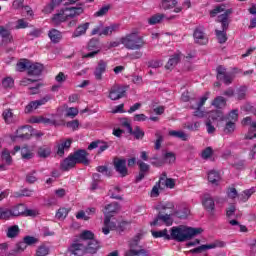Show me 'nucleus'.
Wrapping results in <instances>:
<instances>
[{"instance_id":"nucleus-1","label":"nucleus","mask_w":256,"mask_h":256,"mask_svg":"<svg viewBox=\"0 0 256 256\" xmlns=\"http://www.w3.org/2000/svg\"><path fill=\"white\" fill-rule=\"evenodd\" d=\"M203 233L202 228H193V227H172L171 234H167V229L160 231H152V236L154 239H159L164 237L167 241H178V243H183L193 239L197 235Z\"/></svg>"},{"instance_id":"nucleus-2","label":"nucleus","mask_w":256,"mask_h":256,"mask_svg":"<svg viewBox=\"0 0 256 256\" xmlns=\"http://www.w3.org/2000/svg\"><path fill=\"white\" fill-rule=\"evenodd\" d=\"M174 209L175 204H173V202L160 203L156 207L158 215L150 225L155 227L157 225L161 226V223H163L166 227H171V225H173V218H171V216L173 215Z\"/></svg>"},{"instance_id":"nucleus-3","label":"nucleus","mask_w":256,"mask_h":256,"mask_svg":"<svg viewBox=\"0 0 256 256\" xmlns=\"http://www.w3.org/2000/svg\"><path fill=\"white\" fill-rule=\"evenodd\" d=\"M121 43L126 49L130 51H139L146 45L143 36H139L137 33H130L121 38Z\"/></svg>"},{"instance_id":"nucleus-4","label":"nucleus","mask_w":256,"mask_h":256,"mask_svg":"<svg viewBox=\"0 0 256 256\" xmlns=\"http://www.w3.org/2000/svg\"><path fill=\"white\" fill-rule=\"evenodd\" d=\"M216 78L218 81H223L224 85H231L233 83V80L235 79V73L234 72H228L227 68L223 65H219L216 68Z\"/></svg>"},{"instance_id":"nucleus-5","label":"nucleus","mask_w":256,"mask_h":256,"mask_svg":"<svg viewBox=\"0 0 256 256\" xmlns=\"http://www.w3.org/2000/svg\"><path fill=\"white\" fill-rule=\"evenodd\" d=\"M9 27H11V22L7 23L5 26L0 25L1 47H7V45L13 43L14 41L13 34L11 33Z\"/></svg>"},{"instance_id":"nucleus-6","label":"nucleus","mask_w":256,"mask_h":256,"mask_svg":"<svg viewBox=\"0 0 256 256\" xmlns=\"http://www.w3.org/2000/svg\"><path fill=\"white\" fill-rule=\"evenodd\" d=\"M139 236H136L133 240L130 242V249L126 251L125 256H149L150 252L149 250H145L140 247V249H135L139 245Z\"/></svg>"},{"instance_id":"nucleus-7","label":"nucleus","mask_w":256,"mask_h":256,"mask_svg":"<svg viewBox=\"0 0 256 256\" xmlns=\"http://www.w3.org/2000/svg\"><path fill=\"white\" fill-rule=\"evenodd\" d=\"M123 97H127V88H125V86L114 84L109 89L108 98H110L111 101H119V99H123Z\"/></svg>"},{"instance_id":"nucleus-8","label":"nucleus","mask_w":256,"mask_h":256,"mask_svg":"<svg viewBox=\"0 0 256 256\" xmlns=\"http://www.w3.org/2000/svg\"><path fill=\"white\" fill-rule=\"evenodd\" d=\"M113 165L116 173L120 174V177H127L129 175L127 160L125 158H114Z\"/></svg>"},{"instance_id":"nucleus-9","label":"nucleus","mask_w":256,"mask_h":256,"mask_svg":"<svg viewBox=\"0 0 256 256\" xmlns=\"http://www.w3.org/2000/svg\"><path fill=\"white\" fill-rule=\"evenodd\" d=\"M194 41L198 45H207L209 43V38L205 35V29L203 27H197L193 33Z\"/></svg>"},{"instance_id":"nucleus-10","label":"nucleus","mask_w":256,"mask_h":256,"mask_svg":"<svg viewBox=\"0 0 256 256\" xmlns=\"http://www.w3.org/2000/svg\"><path fill=\"white\" fill-rule=\"evenodd\" d=\"M72 154L74 155V159L76 160L77 164L79 163L87 166L89 163H91L89 161V152H87L85 149H78Z\"/></svg>"},{"instance_id":"nucleus-11","label":"nucleus","mask_w":256,"mask_h":256,"mask_svg":"<svg viewBox=\"0 0 256 256\" xmlns=\"http://www.w3.org/2000/svg\"><path fill=\"white\" fill-rule=\"evenodd\" d=\"M105 73H107V62L105 60H99L94 69V77L96 81H103V75H105Z\"/></svg>"},{"instance_id":"nucleus-12","label":"nucleus","mask_w":256,"mask_h":256,"mask_svg":"<svg viewBox=\"0 0 256 256\" xmlns=\"http://www.w3.org/2000/svg\"><path fill=\"white\" fill-rule=\"evenodd\" d=\"M160 9L170 11V13H181V11H183V7L178 6L177 2L174 1H162L160 4Z\"/></svg>"},{"instance_id":"nucleus-13","label":"nucleus","mask_w":256,"mask_h":256,"mask_svg":"<svg viewBox=\"0 0 256 256\" xmlns=\"http://www.w3.org/2000/svg\"><path fill=\"white\" fill-rule=\"evenodd\" d=\"M68 253L74 256H83L86 253L85 245L79 242H74L69 246Z\"/></svg>"},{"instance_id":"nucleus-14","label":"nucleus","mask_w":256,"mask_h":256,"mask_svg":"<svg viewBox=\"0 0 256 256\" xmlns=\"http://www.w3.org/2000/svg\"><path fill=\"white\" fill-rule=\"evenodd\" d=\"M207 96H203L199 102H196L195 106L191 105V109H195L194 117H198L199 119H203L205 117V111L201 110V107L207 103Z\"/></svg>"},{"instance_id":"nucleus-15","label":"nucleus","mask_w":256,"mask_h":256,"mask_svg":"<svg viewBox=\"0 0 256 256\" xmlns=\"http://www.w3.org/2000/svg\"><path fill=\"white\" fill-rule=\"evenodd\" d=\"M43 69H45L43 64L30 62L27 75H29V77H39V75L43 73Z\"/></svg>"},{"instance_id":"nucleus-16","label":"nucleus","mask_w":256,"mask_h":256,"mask_svg":"<svg viewBox=\"0 0 256 256\" xmlns=\"http://www.w3.org/2000/svg\"><path fill=\"white\" fill-rule=\"evenodd\" d=\"M202 205L211 217L215 216V200L211 196H205L202 199Z\"/></svg>"},{"instance_id":"nucleus-17","label":"nucleus","mask_w":256,"mask_h":256,"mask_svg":"<svg viewBox=\"0 0 256 256\" xmlns=\"http://www.w3.org/2000/svg\"><path fill=\"white\" fill-rule=\"evenodd\" d=\"M75 165H77V160H75L74 154L71 153L61 163V169H62V171H69V169H73L75 167Z\"/></svg>"},{"instance_id":"nucleus-18","label":"nucleus","mask_w":256,"mask_h":256,"mask_svg":"<svg viewBox=\"0 0 256 256\" xmlns=\"http://www.w3.org/2000/svg\"><path fill=\"white\" fill-rule=\"evenodd\" d=\"M67 19L69 18L67 16V12H65V8L61 9L59 13L54 14L52 17L54 25H61V23H65Z\"/></svg>"},{"instance_id":"nucleus-19","label":"nucleus","mask_w":256,"mask_h":256,"mask_svg":"<svg viewBox=\"0 0 256 256\" xmlns=\"http://www.w3.org/2000/svg\"><path fill=\"white\" fill-rule=\"evenodd\" d=\"M64 11L66 12L68 19H73V17H77V15H81V13H83V8L70 6V7H65Z\"/></svg>"},{"instance_id":"nucleus-20","label":"nucleus","mask_w":256,"mask_h":256,"mask_svg":"<svg viewBox=\"0 0 256 256\" xmlns=\"http://www.w3.org/2000/svg\"><path fill=\"white\" fill-rule=\"evenodd\" d=\"M73 143L72 139H67L66 141L57 144V155H59V157H63V155H65V149H71V145Z\"/></svg>"},{"instance_id":"nucleus-21","label":"nucleus","mask_w":256,"mask_h":256,"mask_svg":"<svg viewBox=\"0 0 256 256\" xmlns=\"http://www.w3.org/2000/svg\"><path fill=\"white\" fill-rule=\"evenodd\" d=\"M2 119L4 120V123L6 125H11L12 123H15V115L13 114V109H5L2 112Z\"/></svg>"},{"instance_id":"nucleus-22","label":"nucleus","mask_w":256,"mask_h":256,"mask_svg":"<svg viewBox=\"0 0 256 256\" xmlns=\"http://www.w3.org/2000/svg\"><path fill=\"white\" fill-rule=\"evenodd\" d=\"M163 19H167V21H171V19H175V16H170L166 18L165 14H155L148 19L149 25H157V23H161Z\"/></svg>"},{"instance_id":"nucleus-23","label":"nucleus","mask_w":256,"mask_h":256,"mask_svg":"<svg viewBox=\"0 0 256 256\" xmlns=\"http://www.w3.org/2000/svg\"><path fill=\"white\" fill-rule=\"evenodd\" d=\"M208 181L212 185H219V181H221V173L217 170H210L208 172Z\"/></svg>"},{"instance_id":"nucleus-24","label":"nucleus","mask_w":256,"mask_h":256,"mask_svg":"<svg viewBox=\"0 0 256 256\" xmlns=\"http://www.w3.org/2000/svg\"><path fill=\"white\" fill-rule=\"evenodd\" d=\"M164 181V187L167 189H175V179L173 178H167V172H163L160 176V183H163Z\"/></svg>"},{"instance_id":"nucleus-25","label":"nucleus","mask_w":256,"mask_h":256,"mask_svg":"<svg viewBox=\"0 0 256 256\" xmlns=\"http://www.w3.org/2000/svg\"><path fill=\"white\" fill-rule=\"evenodd\" d=\"M86 253H90V255H95L97 251H99V242L97 240H90L85 246Z\"/></svg>"},{"instance_id":"nucleus-26","label":"nucleus","mask_w":256,"mask_h":256,"mask_svg":"<svg viewBox=\"0 0 256 256\" xmlns=\"http://www.w3.org/2000/svg\"><path fill=\"white\" fill-rule=\"evenodd\" d=\"M117 211H119V203L112 202L106 205L104 208L105 217L106 215H110L111 217H113V213H117Z\"/></svg>"},{"instance_id":"nucleus-27","label":"nucleus","mask_w":256,"mask_h":256,"mask_svg":"<svg viewBox=\"0 0 256 256\" xmlns=\"http://www.w3.org/2000/svg\"><path fill=\"white\" fill-rule=\"evenodd\" d=\"M168 135L170 137H175L176 139H180L181 141H188L189 135L183 131H177V130H170L168 132Z\"/></svg>"},{"instance_id":"nucleus-28","label":"nucleus","mask_w":256,"mask_h":256,"mask_svg":"<svg viewBox=\"0 0 256 256\" xmlns=\"http://www.w3.org/2000/svg\"><path fill=\"white\" fill-rule=\"evenodd\" d=\"M87 29H89V22L79 25L72 34V37L76 38L81 37V35H85L87 33Z\"/></svg>"},{"instance_id":"nucleus-29","label":"nucleus","mask_w":256,"mask_h":256,"mask_svg":"<svg viewBox=\"0 0 256 256\" xmlns=\"http://www.w3.org/2000/svg\"><path fill=\"white\" fill-rule=\"evenodd\" d=\"M21 233V229H19V225L10 226L6 232V237L8 239H15Z\"/></svg>"},{"instance_id":"nucleus-30","label":"nucleus","mask_w":256,"mask_h":256,"mask_svg":"<svg viewBox=\"0 0 256 256\" xmlns=\"http://www.w3.org/2000/svg\"><path fill=\"white\" fill-rule=\"evenodd\" d=\"M48 36L50 38V41H52V43H59L62 39V35L61 32L57 29H52L49 31Z\"/></svg>"},{"instance_id":"nucleus-31","label":"nucleus","mask_w":256,"mask_h":256,"mask_svg":"<svg viewBox=\"0 0 256 256\" xmlns=\"http://www.w3.org/2000/svg\"><path fill=\"white\" fill-rule=\"evenodd\" d=\"M33 131V127L31 126H22L17 130V135L20 139H27L29 133Z\"/></svg>"},{"instance_id":"nucleus-32","label":"nucleus","mask_w":256,"mask_h":256,"mask_svg":"<svg viewBox=\"0 0 256 256\" xmlns=\"http://www.w3.org/2000/svg\"><path fill=\"white\" fill-rule=\"evenodd\" d=\"M254 193H255V189H253V188L244 190L243 193L238 195V199L242 203H247V201H249V198L251 197V195H253Z\"/></svg>"},{"instance_id":"nucleus-33","label":"nucleus","mask_w":256,"mask_h":256,"mask_svg":"<svg viewBox=\"0 0 256 256\" xmlns=\"http://www.w3.org/2000/svg\"><path fill=\"white\" fill-rule=\"evenodd\" d=\"M119 24H111L110 26H106L105 28H103L102 32L100 33V35H113V33H115L116 31H119Z\"/></svg>"},{"instance_id":"nucleus-34","label":"nucleus","mask_w":256,"mask_h":256,"mask_svg":"<svg viewBox=\"0 0 256 256\" xmlns=\"http://www.w3.org/2000/svg\"><path fill=\"white\" fill-rule=\"evenodd\" d=\"M12 217H21L25 215V204H18L11 209Z\"/></svg>"},{"instance_id":"nucleus-35","label":"nucleus","mask_w":256,"mask_h":256,"mask_svg":"<svg viewBox=\"0 0 256 256\" xmlns=\"http://www.w3.org/2000/svg\"><path fill=\"white\" fill-rule=\"evenodd\" d=\"M30 64L31 61L28 59H23L16 64V71H19L20 73H23V71H29Z\"/></svg>"},{"instance_id":"nucleus-36","label":"nucleus","mask_w":256,"mask_h":256,"mask_svg":"<svg viewBox=\"0 0 256 256\" xmlns=\"http://www.w3.org/2000/svg\"><path fill=\"white\" fill-rule=\"evenodd\" d=\"M234 95L238 101H243L245 97H247V86H240L239 88L236 89L234 92Z\"/></svg>"},{"instance_id":"nucleus-37","label":"nucleus","mask_w":256,"mask_h":256,"mask_svg":"<svg viewBox=\"0 0 256 256\" xmlns=\"http://www.w3.org/2000/svg\"><path fill=\"white\" fill-rule=\"evenodd\" d=\"M38 157L41 159H47V157H50L51 155V147L49 146H42L38 148Z\"/></svg>"},{"instance_id":"nucleus-38","label":"nucleus","mask_w":256,"mask_h":256,"mask_svg":"<svg viewBox=\"0 0 256 256\" xmlns=\"http://www.w3.org/2000/svg\"><path fill=\"white\" fill-rule=\"evenodd\" d=\"M13 217V212L9 208L0 207V219L2 221H9Z\"/></svg>"},{"instance_id":"nucleus-39","label":"nucleus","mask_w":256,"mask_h":256,"mask_svg":"<svg viewBox=\"0 0 256 256\" xmlns=\"http://www.w3.org/2000/svg\"><path fill=\"white\" fill-rule=\"evenodd\" d=\"M213 107H216V109H223L225 105H227V100L223 96H217L213 101H212Z\"/></svg>"},{"instance_id":"nucleus-40","label":"nucleus","mask_w":256,"mask_h":256,"mask_svg":"<svg viewBox=\"0 0 256 256\" xmlns=\"http://www.w3.org/2000/svg\"><path fill=\"white\" fill-rule=\"evenodd\" d=\"M130 135L134 136V139L137 141L143 139L145 137V131L141 129V127L136 126L134 129L132 128V132H128Z\"/></svg>"},{"instance_id":"nucleus-41","label":"nucleus","mask_w":256,"mask_h":256,"mask_svg":"<svg viewBox=\"0 0 256 256\" xmlns=\"http://www.w3.org/2000/svg\"><path fill=\"white\" fill-rule=\"evenodd\" d=\"M216 39H218V43L223 45V43H227V32L222 30H215Z\"/></svg>"},{"instance_id":"nucleus-42","label":"nucleus","mask_w":256,"mask_h":256,"mask_svg":"<svg viewBox=\"0 0 256 256\" xmlns=\"http://www.w3.org/2000/svg\"><path fill=\"white\" fill-rule=\"evenodd\" d=\"M223 118V112L221 110H213L208 114V121H217Z\"/></svg>"},{"instance_id":"nucleus-43","label":"nucleus","mask_w":256,"mask_h":256,"mask_svg":"<svg viewBox=\"0 0 256 256\" xmlns=\"http://www.w3.org/2000/svg\"><path fill=\"white\" fill-rule=\"evenodd\" d=\"M226 121L231 123H237V121H239V110L234 109L230 111V113L226 117Z\"/></svg>"},{"instance_id":"nucleus-44","label":"nucleus","mask_w":256,"mask_h":256,"mask_svg":"<svg viewBox=\"0 0 256 256\" xmlns=\"http://www.w3.org/2000/svg\"><path fill=\"white\" fill-rule=\"evenodd\" d=\"M33 195V190L24 188L17 192H14V197L21 198V197H31Z\"/></svg>"},{"instance_id":"nucleus-45","label":"nucleus","mask_w":256,"mask_h":256,"mask_svg":"<svg viewBox=\"0 0 256 256\" xmlns=\"http://www.w3.org/2000/svg\"><path fill=\"white\" fill-rule=\"evenodd\" d=\"M111 9L110 4H106L102 6L98 11L94 13V17H105L107 13H109V10Z\"/></svg>"},{"instance_id":"nucleus-46","label":"nucleus","mask_w":256,"mask_h":256,"mask_svg":"<svg viewBox=\"0 0 256 256\" xmlns=\"http://www.w3.org/2000/svg\"><path fill=\"white\" fill-rule=\"evenodd\" d=\"M179 59H180L179 54L173 55L165 65V69H173V67H175V65L179 63Z\"/></svg>"},{"instance_id":"nucleus-47","label":"nucleus","mask_w":256,"mask_h":256,"mask_svg":"<svg viewBox=\"0 0 256 256\" xmlns=\"http://www.w3.org/2000/svg\"><path fill=\"white\" fill-rule=\"evenodd\" d=\"M111 225V215H106L104 217V227L102 228V232L104 235H109L111 233V230L109 229Z\"/></svg>"},{"instance_id":"nucleus-48","label":"nucleus","mask_w":256,"mask_h":256,"mask_svg":"<svg viewBox=\"0 0 256 256\" xmlns=\"http://www.w3.org/2000/svg\"><path fill=\"white\" fill-rule=\"evenodd\" d=\"M88 51H97V49H101L99 47V40L98 38H92L89 42H88V46H87Z\"/></svg>"},{"instance_id":"nucleus-49","label":"nucleus","mask_w":256,"mask_h":256,"mask_svg":"<svg viewBox=\"0 0 256 256\" xmlns=\"http://www.w3.org/2000/svg\"><path fill=\"white\" fill-rule=\"evenodd\" d=\"M23 239L27 247H33V245H37V243H39V239L34 236L27 235Z\"/></svg>"},{"instance_id":"nucleus-50","label":"nucleus","mask_w":256,"mask_h":256,"mask_svg":"<svg viewBox=\"0 0 256 256\" xmlns=\"http://www.w3.org/2000/svg\"><path fill=\"white\" fill-rule=\"evenodd\" d=\"M2 86L4 89H13L15 87V80L11 77H6L2 80Z\"/></svg>"},{"instance_id":"nucleus-51","label":"nucleus","mask_w":256,"mask_h":256,"mask_svg":"<svg viewBox=\"0 0 256 256\" xmlns=\"http://www.w3.org/2000/svg\"><path fill=\"white\" fill-rule=\"evenodd\" d=\"M241 123H242L243 127L249 126L250 129H252V130H255V128H256V122H253V119H251V116H247V117L243 118Z\"/></svg>"},{"instance_id":"nucleus-52","label":"nucleus","mask_w":256,"mask_h":256,"mask_svg":"<svg viewBox=\"0 0 256 256\" xmlns=\"http://www.w3.org/2000/svg\"><path fill=\"white\" fill-rule=\"evenodd\" d=\"M21 157L22 159L29 161V159H33V152H31L28 147H23L21 148Z\"/></svg>"},{"instance_id":"nucleus-53","label":"nucleus","mask_w":256,"mask_h":256,"mask_svg":"<svg viewBox=\"0 0 256 256\" xmlns=\"http://www.w3.org/2000/svg\"><path fill=\"white\" fill-rule=\"evenodd\" d=\"M69 211H71V209L59 208L56 212V219H66L69 215Z\"/></svg>"},{"instance_id":"nucleus-54","label":"nucleus","mask_w":256,"mask_h":256,"mask_svg":"<svg viewBox=\"0 0 256 256\" xmlns=\"http://www.w3.org/2000/svg\"><path fill=\"white\" fill-rule=\"evenodd\" d=\"M227 243L223 240H215L213 243L208 244L209 249H223V247H226Z\"/></svg>"},{"instance_id":"nucleus-55","label":"nucleus","mask_w":256,"mask_h":256,"mask_svg":"<svg viewBox=\"0 0 256 256\" xmlns=\"http://www.w3.org/2000/svg\"><path fill=\"white\" fill-rule=\"evenodd\" d=\"M137 165L139 167L140 173L147 174V173H149V170L151 169V166H149V164H147V163H145V162H143L141 160L137 161Z\"/></svg>"},{"instance_id":"nucleus-56","label":"nucleus","mask_w":256,"mask_h":256,"mask_svg":"<svg viewBox=\"0 0 256 256\" xmlns=\"http://www.w3.org/2000/svg\"><path fill=\"white\" fill-rule=\"evenodd\" d=\"M207 249H210V248H209V244H203V245H201V246H198V247H196V248L191 249V250H190V253H191L192 255H197V254H199V253H203V251H207Z\"/></svg>"},{"instance_id":"nucleus-57","label":"nucleus","mask_w":256,"mask_h":256,"mask_svg":"<svg viewBox=\"0 0 256 256\" xmlns=\"http://www.w3.org/2000/svg\"><path fill=\"white\" fill-rule=\"evenodd\" d=\"M155 137H156V141H155L154 148L156 151H159V149H161V143H163V135L161 134V132L157 131L155 133Z\"/></svg>"},{"instance_id":"nucleus-58","label":"nucleus","mask_w":256,"mask_h":256,"mask_svg":"<svg viewBox=\"0 0 256 256\" xmlns=\"http://www.w3.org/2000/svg\"><path fill=\"white\" fill-rule=\"evenodd\" d=\"M35 109H39V103L37 100L31 101L26 107H25V113H32L35 111Z\"/></svg>"},{"instance_id":"nucleus-59","label":"nucleus","mask_w":256,"mask_h":256,"mask_svg":"<svg viewBox=\"0 0 256 256\" xmlns=\"http://www.w3.org/2000/svg\"><path fill=\"white\" fill-rule=\"evenodd\" d=\"M201 157L205 160L207 159H211V157H213V148L208 146L206 147L202 153H201Z\"/></svg>"},{"instance_id":"nucleus-60","label":"nucleus","mask_w":256,"mask_h":256,"mask_svg":"<svg viewBox=\"0 0 256 256\" xmlns=\"http://www.w3.org/2000/svg\"><path fill=\"white\" fill-rule=\"evenodd\" d=\"M37 171L33 170L32 172H29L26 175V183H29L30 185H32L33 183L37 182Z\"/></svg>"},{"instance_id":"nucleus-61","label":"nucleus","mask_w":256,"mask_h":256,"mask_svg":"<svg viewBox=\"0 0 256 256\" xmlns=\"http://www.w3.org/2000/svg\"><path fill=\"white\" fill-rule=\"evenodd\" d=\"M2 161H5L6 165H11V163H13V158L8 150L2 152Z\"/></svg>"},{"instance_id":"nucleus-62","label":"nucleus","mask_w":256,"mask_h":256,"mask_svg":"<svg viewBox=\"0 0 256 256\" xmlns=\"http://www.w3.org/2000/svg\"><path fill=\"white\" fill-rule=\"evenodd\" d=\"M96 171L102 173V175H105L106 177H111V170H109V167L107 166H98L96 167Z\"/></svg>"},{"instance_id":"nucleus-63","label":"nucleus","mask_w":256,"mask_h":256,"mask_svg":"<svg viewBox=\"0 0 256 256\" xmlns=\"http://www.w3.org/2000/svg\"><path fill=\"white\" fill-rule=\"evenodd\" d=\"M49 255V248L47 246H40L36 251V256H47Z\"/></svg>"},{"instance_id":"nucleus-64","label":"nucleus","mask_w":256,"mask_h":256,"mask_svg":"<svg viewBox=\"0 0 256 256\" xmlns=\"http://www.w3.org/2000/svg\"><path fill=\"white\" fill-rule=\"evenodd\" d=\"M235 131V122L226 121V125L224 127V133L229 134Z\"/></svg>"}]
</instances>
